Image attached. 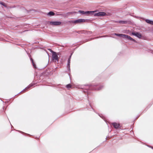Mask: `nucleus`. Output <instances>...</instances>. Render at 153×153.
Returning <instances> with one entry per match:
<instances>
[{
  "label": "nucleus",
  "mask_w": 153,
  "mask_h": 153,
  "mask_svg": "<svg viewBox=\"0 0 153 153\" xmlns=\"http://www.w3.org/2000/svg\"><path fill=\"white\" fill-rule=\"evenodd\" d=\"M54 15V13L52 11H50L48 13L47 15L50 16H53Z\"/></svg>",
  "instance_id": "12"
},
{
  "label": "nucleus",
  "mask_w": 153,
  "mask_h": 153,
  "mask_svg": "<svg viewBox=\"0 0 153 153\" xmlns=\"http://www.w3.org/2000/svg\"><path fill=\"white\" fill-rule=\"evenodd\" d=\"M145 21L147 23L151 25H153V21L147 19H146Z\"/></svg>",
  "instance_id": "10"
},
{
  "label": "nucleus",
  "mask_w": 153,
  "mask_h": 153,
  "mask_svg": "<svg viewBox=\"0 0 153 153\" xmlns=\"http://www.w3.org/2000/svg\"><path fill=\"white\" fill-rule=\"evenodd\" d=\"M0 4L3 5L4 6V7H6V4H4V3H3V2H1V1H0Z\"/></svg>",
  "instance_id": "15"
},
{
  "label": "nucleus",
  "mask_w": 153,
  "mask_h": 153,
  "mask_svg": "<svg viewBox=\"0 0 153 153\" xmlns=\"http://www.w3.org/2000/svg\"><path fill=\"white\" fill-rule=\"evenodd\" d=\"M51 52L52 53V59L53 61L54 62H56V61H57L58 62V57L56 53L52 51H51Z\"/></svg>",
  "instance_id": "4"
},
{
  "label": "nucleus",
  "mask_w": 153,
  "mask_h": 153,
  "mask_svg": "<svg viewBox=\"0 0 153 153\" xmlns=\"http://www.w3.org/2000/svg\"><path fill=\"white\" fill-rule=\"evenodd\" d=\"M112 124L115 128H118L120 126V124H117L116 123H112Z\"/></svg>",
  "instance_id": "8"
},
{
  "label": "nucleus",
  "mask_w": 153,
  "mask_h": 153,
  "mask_svg": "<svg viewBox=\"0 0 153 153\" xmlns=\"http://www.w3.org/2000/svg\"><path fill=\"white\" fill-rule=\"evenodd\" d=\"M96 11L93 13L92 15H94V16H107L108 15L106 13L104 12H99L97 13H96L97 11Z\"/></svg>",
  "instance_id": "2"
},
{
  "label": "nucleus",
  "mask_w": 153,
  "mask_h": 153,
  "mask_svg": "<svg viewBox=\"0 0 153 153\" xmlns=\"http://www.w3.org/2000/svg\"><path fill=\"white\" fill-rule=\"evenodd\" d=\"M71 55L70 56V57L69 58V59L68 61V69L69 70H70V60L71 57Z\"/></svg>",
  "instance_id": "9"
},
{
  "label": "nucleus",
  "mask_w": 153,
  "mask_h": 153,
  "mask_svg": "<svg viewBox=\"0 0 153 153\" xmlns=\"http://www.w3.org/2000/svg\"><path fill=\"white\" fill-rule=\"evenodd\" d=\"M119 23H122V24H126L127 23V22L126 21H119Z\"/></svg>",
  "instance_id": "13"
},
{
  "label": "nucleus",
  "mask_w": 153,
  "mask_h": 153,
  "mask_svg": "<svg viewBox=\"0 0 153 153\" xmlns=\"http://www.w3.org/2000/svg\"><path fill=\"white\" fill-rule=\"evenodd\" d=\"M103 87V86H100L99 88H97V90H100Z\"/></svg>",
  "instance_id": "16"
},
{
  "label": "nucleus",
  "mask_w": 153,
  "mask_h": 153,
  "mask_svg": "<svg viewBox=\"0 0 153 153\" xmlns=\"http://www.w3.org/2000/svg\"><path fill=\"white\" fill-rule=\"evenodd\" d=\"M114 34L116 36H120L128 40H130L134 41L135 42H136V41L135 40L133 39V38H131L130 36L128 35L122 34L115 33Z\"/></svg>",
  "instance_id": "1"
},
{
  "label": "nucleus",
  "mask_w": 153,
  "mask_h": 153,
  "mask_svg": "<svg viewBox=\"0 0 153 153\" xmlns=\"http://www.w3.org/2000/svg\"><path fill=\"white\" fill-rule=\"evenodd\" d=\"M51 25H59L61 24V22L58 21L52 22H50Z\"/></svg>",
  "instance_id": "6"
},
{
  "label": "nucleus",
  "mask_w": 153,
  "mask_h": 153,
  "mask_svg": "<svg viewBox=\"0 0 153 153\" xmlns=\"http://www.w3.org/2000/svg\"><path fill=\"white\" fill-rule=\"evenodd\" d=\"M33 85V84H30L29 86H27L22 91H25L27 90L28 89H29Z\"/></svg>",
  "instance_id": "11"
},
{
  "label": "nucleus",
  "mask_w": 153,
  "mask_h": 153,
  "mask_svg": "<svg viewBox=\"0 0 153 153\" xmlns=\"http://www.w3.org/2000/svg\"><path fill=\"white\" fill-rule=\"evenodd\" d=\"M71 85L70 84L67 85L66 86L67 88L68 89H69L70 88H71Z\"/></svg>",
  "instance_id": "14"
},
{
  "label": "nucleus",
  "mask_w": 153,
  "mask_h": 153,
  "mask_svg": "<svg viewBox=\"0 0 153 153\" xmlns=\"http://www.w3.org/2000/svg\"><path fill=\"white\" fill-rule=\"evenodd\" d=\"M86 20L83 19H79L76 20H72L70 21V23H74L75 24L80 23L82 22H85Z\"/></svg>",
  "instance_id": "3"
},
{
  "label": "nucleus",
  "mask_w": 153,
  "mask_h": 153,
  "mask_svg": "<svg viewBox=\"0 0 153 153\" xmlns=\"http://www.w3.org/2000/svg\"><path fill=\"white\" fill-rule=\"evenodd\" d=\"M132 34L134 36H136L139 38H140L142 37L141 34L139 33L138 32H132Z\"/></svg>",
  "instance_id": "7"
},
{
  "label": "nucleus",
  "mask_w": 153,
  "mask_h": 153,
  "mask_svg": "<svg viewBox=\"0 0 153 153\" xmlns=\"http://www.w3.org/2000/svg\"><path fill=\"white\" fill-rule=\"evenodd\" d=\"M96 11H84L79 10V12L82 14H90L92 15Z\"/></svg>",
  "instance_id": "5"
},
{
  "label": "nucleus",
  "mask_w": 153,
  "mask_h": 153,
  "mask_svg": "<svg viewBox=\"0 0 153 153\" xmlns=\"http://www.w3.org/2000/svg\"><path fill=\"white\" fill-rule=\"evenodd\" d=\"M32 62L33 63V66L35 68H36V67H35V65L33 63V62L32 60Z\"/></svg>",
  "instance_id": "17"
}]
</instances>
